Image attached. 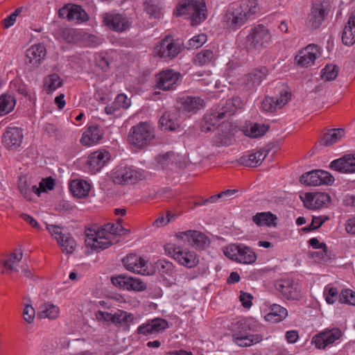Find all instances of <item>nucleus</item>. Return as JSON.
Listing matches in <instances>:
<instances>
[{"label":"nucleus","mask_w":355,"mask_h":355,"mask_svg":"<svg viewBox=\"0 0 355 355\" xmlns=\"http://www.w3.org/2000/svg\"><path fill=\"white\" fill-rule=\"evenodd\" d=\"M260 8L256 0H243L232 3L223 17L224 26L230 31H236L254 18Z\"/></svg>","instance_id":"f257e3e1"},{"label":"nucleus","mask_w":355,"mask_h":355,"mask_svg":"<svg viewBox=\"0 0 355 355\" xmlns=\"http://www.w3.org/2000/svg\"><path fill=\"white\" fill-rule=\"evenodd\" d=\"M154 137L153 123L144 121L130 128L127 141L130 145L137 148H144L149 145Z\"/></svg>","instance_id":"f03ea898"},{"label":"nucleus","mask_w":355,"mask_h":355,"mask_svg":"<svg viewBox=\"0 0 355 355\" xmlns=\"http://www.w3.org/2000/svg\"><path fill=\"white\" fill-rule=\"evenodd\" d=\"M271 35L268 28L259 24L250 28L247 35L243 46L248 52L254 53L266 48L270 43Z\"/></svg>","instance_id":"7ed1b4c3"},{"label":"nucleus","mask_w":355,"mask_h":355,"mask_svg":"<svg viewBox=\"0 0 355 355\" xmlns=\"http://www.w3.org/2000/svg\"><path fill=\"white\" fill-rule=\"evenodd\" d=\"M241 105V100L239 97H234L226 100L224 103L214 110L210 114L205 115L204 121L205 124L216 125L220 120L225 121L234 114Z\"/></svg>","instance_id":"20e7f679"},{"label":"nucleus","mask_w":355,"mask_h":355,"mask_svg":"<svg viewBox=\"0 0 355 355\" xmlns=\"http://www.w3.org/2000/svg\"><path fill=\"white\" fill-rule=\"evenodd\" d=\"M205 5L203 0H182L176 9V15H187L193 26L200 24L206 19Z\"/></svg>","instance_id":"39448f33"},{"label":"nucleus","mask_w":355,"mask_h":355,"mask_svg":"<svg viewBox=\"0 0 355 355\" xmlns=\"http://www.w3.org/2000/svg\"><path fill=\"white\" fill-rule=\"evenodd\" d=\"M184 43L181 40H174L171 35H166L157 46V55L165 60H172L182 51Z\"/></svg>","instance_id":"423d86ee"},{"label":"nucleus","mask_w":355,"mask_h":355,"mask_svg":"<svg viewBox=\"0 0 355 355\" xmlns=\"http://www.w3.org/2000/svg\"><path fill=\"white\" fill-rule=\"evenodd\" d=\"M175 238L184 245H189L196 249L202 250L209 244V238L203 233L196 230H187L175 234Z\"/></svg>","instance_id":"0eeeda50"},{"label":"nucleus","mask_w":355,"mask_h":355,"mask_svg":"<svg viewBox=\"0 0 355 355\" xmlns=\"http://www.w3.org/2000/svg\"><path fill=\"white\" fill-rule=\"evenodd\" d=\"M329 6L327 2H315L312 5L306 19V25L311 29H318L327 17Z\"/></svg>","instance_id":"6e6552de"},{"label":"nucleus","mask_w":355,"mask_h":355,"mask_svg":"<svg viewBox=\"0 0 355 355\" xmlns=\"http://www.w3.org/2000/svg\"><path fill=\"white\" fill-rule=\"evenodd\" d=\"M141 172L132 166H126L115 168L112 174L113 182L118 184H132L141 179Z\"/></svg>","instance_id":"1a4fd4ad"},{"label":"nucleus","mask_w":355,"mask_h":355,"mask_svg":"<svg viewBox=\"0 0 355 355\" xmlns=\"http://www.w3.org/2000/svg\"><path fill=\"white\" fill-rule=\"evenodd\" d=\"M157 89L168 91L175 89L180 84L182 74L168 69L157 74Z\"/></svg>","instance_id":"9d476101"},{"label":"nucleus","mask_w":355,"mask_h":355,"mask_svg":"<svg viewBox=\"0 0 355 355\" xmlns=\"http://www.w3.org/2000/svg\"><path fill=\"white\" fill-rule=\"evenodd\" d=\"M85 244L92 250H103L111 245L109 238L104 235L102 230L87 229L85 231Z\"/></svg>","instance_id":"9b49d317"},{"label":"nucleus","mask_w":355,"mask_h":355,"mask_svg":"<svg viewBox=\"0 0 355 355\" xmlns=\"http://www.w3.org/2000/svg\"><path fill=\"white\" fill-rule=\"evenodd\" d=\"M275 288L288 300H300L302 298L300 288L292 279L277 281Z\"/></svg>","instance_id":"f8f14e48"},{"label":"nucleus","mask_w":355,"mask_h":355,"mask_svg":"<svg viewBox=\"0 0 355 355\" xmlns=\"http://www.w3.org/2000/svg\"><path fill=\"white\" fill-rule=\"evenodd\" d=\"M103 21L110 29L119 33L127 30L131 26L129 19L125 15L119 13H105Z\"/></svg>","instance_id":"ddd939ff"},{"label":"nucleus","mask_w":355,"mask_h":355,"mask_svg":"<svg viewBox=\"0 0 355 355\" xmlns=\"http://www.w3.org/2000/svg\"><path fill=\"white\" fill-rule=\"evenodd\" d=\"M122 263L126 270L143 275H149L146 261L136 254L130 253L122 259Z\"/></svg>","instance_id":"4468645a"},{"label":"nucleus","mask_w":355,"mask_h":355,"mask_svg":"<svg viewBox=\"0 0 355 355\" xmlns=\"http://www.w3.org/2000/svg\"><path fill=\"white\" fill-rule=\"evenodd\" d=\"M111 282L114 286L128 291H143L146 288L141 279L127 275L112 277Z\"/></svg>","instance_id":"2eb2a0df"},{"label":"nucleus","mask_w":355,"mask_h":355,"mask_svg":"<svg viewBox=\"0 0 355 355\" xmlns=\"http://www.w3.org/2000/svg\"><path fill=\"white\" fill-rule=\"evenodd\" d=\"M341 336V331L338 328L325 330L315 335L311 340V343L315 345L318 349H324L328 345L333 344Z\"/></svg>","instance_id":"dca6fc26"},{"label":"nucleus","mask_w":355,"mask_h":355,"mask_svg":"<svg viewBox=\"0 0 355 355\" xmlns=\"http://www.w3.org/2000/svg\"><path fill=\"white\" fill-rule=\"evenodd\" d=\"M320 56L318 46L315 44H309L295 56V60L300 66L306 67L313 64Z\"/></svg>","instance_id":"f3484780"},{"label":"nucleus","mask_w":355,"mask_h":355,"mask_svg":"<svg viewBox=\"0 0 355 355\" xmlns=\"http://www.w3.org/2000/svg\"><path fill=\"white\" fill-rule=\"evenodd\" d=\"M300 198L302 199L304 206L310 209H320L329 203L330 200L329 196L322 192L306 193L304 198L302 196Z\"/></svg>","instance_id":"a211bd4d"},{"label":"nucleus","mask_w":355,"mask_h":355,"mask_svg":"<svg viewBox=\"0 0 355 355\" xmlns=\"http://www.w3.org/2000/svg\"><path fill=\"white\" fill-rule=\"evenodd\" d=\"M330 168L340 173H355V154L345 155L333 160Z\"/></svg>","instance_id":"6ab92c4d"},{"label":"nucleus","mask_w":355,"mask_h":355,"mask_svg":"<svg viewBox=\"0 0 355 355\" xmlns=\"http://www.w3.org/2000/svg\"><path fill=\"white\" fill-rule=\"evenodd\" d=\"M23 138L21 129L12 127L8 128L3 134V143L9 150H17L20 146Z\"/></svg>","instance_id":"aec40b11"},{"label":"nucleus","mask_w":355,"mask_h":355,"mask_svg":"<svg viewBox=\"0 0 355 355\" xmlns=\"http://www.w3.org/2000/svg\"><path fill=\"white\" fill-rule=\"evenodd\" d=\"M46 53V48L43 44H37L32 45L26 51V64H31L33 67L39 66L42 60L45 58Z\"/></svg>","instance_id":"412c9836"},{"label":"nucleus","mask_w":355,"mask_h":355,"mask_svg":"<svg viewBox=\"0 0 355 355\" xmlns=\"http://www.w3.org/2000/svg\"><path fill=\"white\" fill-rule=\"evenodd\" d=\"M268 70L266 67L254 69L243 78V85L248 89H252L259 85L266 78Z\"/></svg>","instance_id":"4be33fe9"},{"label":"nucleus","mask_w":355,"mask_h":355,"mask_svg":"<svg viewBox=\"0 0 355 355\" xmlns=\"http://www.w3.org/2000/svg\"><path fill=\"white\" fill-rule=\"evenodd\" d=\"M110 155L106 150L96 151L92 153L88 159V164L92 171L96 173L99 171L103 166L110 160Z\"/></svg>","instance_id":"5701e85b"},{"label":"nucleus","mask_w":355,"mask_h":355,"mask_svg":"<svg viewBox=\"0 0 355 355\" xmlns=\"http://www.w3.org/2000/svg\"><path fill=\"white\" fill-rule=\"evenodd\" d=\"M175 254V260L180 265L188 268H194L198 263L199 260L196 253L193 251L186 250L183 247Z\"/></svg>","instance_id":"b1692460"},{"label":"nucleus","mask_w":355,"mask_h":355,"mask_svg":"<svg viewBox=\"0 0 355 355\" xmlns=\"http://www.w3.org/2000/svg\"><path fill=\"white\" fill-rule=\"evenodd\" d=\"M103 132L98 125H90L83 133L80 142L84 146H91L96 144L103 137Z\"/></svg>","instance_id":"393cba45"},{"label":"nucleus","mask_w":355,"mask_h":355,"mask_svg":"<svg viewBox=\"0 0 355 355\" xmlns=\"http://www.w3.org/2000/svg\"><path fill=\"white\" fill-rule=\"evenodd\" d=\"M181 109L187 112H196L205 105L204 101L196 96H183L179 98Z\"/></svg>","instance_id":"a878e982"},{"label":"nucleus","mask_w":355,"mask_h":355,"mask_svg":"<svg viewBox=\"0 0 355 355\" xmlns=\"http://www.w3.org/2000/svg\"><path fill=\"white\" fill-rule=\"evenodd\" d=\"M342 42L347 46H352L355 43V10L343 31Z\"/></svg>","instance_id":"bb28decb"},{"label":"nucleus","mask_w":355,"mask_h":355,"mask_svg":"<svg viewBox=\"0 0 355 355\" xmlns=\"http://www.w3.org/2000/svg\"><path fill=\"white\" fill-rule=\"evenodd\" d=\"M252 220L258 227H276L277 217L270 211L258 212Z\"/></svg>","instance_id":"cd10ccee"},{"label":"nucleus","mask_w":355,"mask_h":355,"mask_svg":"<svg viewBox=\"0 0 355 355\" xmlns=\"http://www.w3.org/2000/svg\"><path fill=\"white\" fill-rule=\"evenodd\" d=\"M260 334L243 335L236 334L233 335L234 343L239 347H246L259 343L262 340Z\"/></svg>","instance_id":"c85d7f7f"},{"label":"nucleus","mask_w":355,"mask_h":355,"mask_svg":"<svg viewBox=\"0 0 355 355\" xmlns=\"http://www.w3.org/2000/svg\"><path fill=\"white\" fill-rule=\"evenodd\" d=\"M90 188V184L85 180H73L70 184L71 192L75 197L78 198H83L87 196Z\"/></svg>","instance_id":"c756f323"},{"label":"nucleus","mask_w":355,"mask_h":355,"mask_svg":"<svg viewBox=\"0 0 355 355\" xmlns=\"http://www.w3.org/2000/svg\"><path fill=\"white\" fill-rule=\"evenodd\" d=\"M176 155L171 151L167 152L164 155H159L157 157V169L172 170L176 165Z\"/></svg>","instance_id":"7c9ffc66"},{"label":"nucleus","mask_w":355,"mask_h":355,"mask_svg":"<svg viewBox=\"0 0 355 355\" xmlns=\"http://www.w3.org/2000/svg\"><path fill=\"white\" fill-rule=\"evenodd\" d=\"M267 154L265 150H258L248 155L241 157V162L247 166L254 167L260 164L265 159Z\"/></svg>","instance_id":"2f4dec72"},{"label":"nucleus","mask_w":355,"mask_h":355,"mask_svg":"<svg viewBox=\"0 0 355 355\" xmlns=\"http://www.w3.org/2000/svg\"><path fill=\"white\" fill-rule=\"evenodd\" d=\"M59 308L49 302H45L40 305L37 313L40 318L55 319L59 314Z\"/></svg>","instance_id":"473e14b6"},{"label":"nucleus","mask_w":355,"mask_h":355,"mask_svg":"<svg viewBox=\"0 0 355 355\" xmlns=\"http://www.w3.org/2000/svg\"><path fill=\"white\" fill-rule=\"evenodd\" d=\"M241 250H239L236 261L245 264H250L256 261L257 255L255 252L249 247L243 245H240Z\"/></svg>","instance_id":"72a5a7b5"},{"label":"nucleus","mask_w":355,"mask_h":355,"mask_svg":"<svg viewBox=\"0 0 355 355\" xmlns=\"http://www.w3.org/2000/svg\"><path fill=\"white\" fill-rule=\"evenodd\" d=\"M60 236L56 237V241L62 252L67 254H72L76 249V241L69 234Z\"/></svg>","instance_id":"f704fd0d"},{"label":"nucleus","mask_w":355,"mask_h":355,"mask_svg":"<svg viewBox=\"0 0 355 355\" xmlns=\"http://www.w3.org/2000/svg\"><path fill=\"white\" fill-rule=\"evenodd\" d=\"M16 104L15 98L10 94L0 96V116L6 115L13 110Z\"/></svg>","instance_id":"c9c22d12"},{"label":"nucleus","mask_w":355,"mask_h":355,"mask_svg":"<svg viewBox=\"0 0 355 355\" xmlns=\"http://www.w3.org/2000/svg\"><path fill=\"white\" fill-rule=\"evenodd\" d=\"M270 313L266 315V319L267 320H271L274 317H277V318L275 319V321L279 322L282 321L288 315L287 309L279 304H273L270 305Z\"/></svg>","instance_id":"e433bc0d"},{"label":"nucleus","mask_w":355,"mask_h":355,"mask_svg":"<svg viewBox=\"0 0 355 355\" xmlns=\"http://www.w3.org/2000/svg\"><path fill=\"white\" fill-rule=\"evenodd\" d=\"M159 127L163 130H175L178 127L175 117L170 112H165L159 120Z\"/></svg>","instance_id":"4c0bfd02"},{"label":"nucleus","mask_w":355,"mask_h":355,"mask_svg":"<svg viewBox=\"0 0 355 355\" xmlns=\"http://www.w3.org/2000/svg\"><path fill=\"white\" fill-rule=\"evenodd\" d=\"M62 85V81L56 73H52L44 80V86L48 94H50Z\"/></svg>","instance_id":"58836bf2"},{"label":"nucleus","mask_w":355,"mask_h":355,"mask_svg":"<svg viewBox=\"0 0 355 355\" xmlns=\"http://www.w3.org/2000/svg\"><path fill=\"white\" fill-rule=\"evenodd\" d=\"M345 135V130L342 128L332 129L326 133L322 138V144L326 146H331L340 140Z\"/></svg>","instance_id":"ea45409f"},{"label":"nucleus","mask_w":355,"mask_h":355,"mask_svg":"<svg viewBox=\"0 0 355 355\" xmlns=\"http://www.w3.org/2000/svg\"><path fill=\"white\" fill-rule=\"evenodd\" d=\"M133 316L122 310H117L113 313L112 323L121 326H128L132 321Z\"/></svg>","instance_id":"a19ab883"},{"label":"nucleus","mask_w":355,"mask_h":355,"mask_svg":"<svg viewBox=\"0 0 355 355\" xmlns=\"http://www.w3.org/2000/svg\"><path fill=\"white\" fill-rule=\"evenodd\" d=\"M89 17L81 6H71V12L69 16V21H76V23L83 22L87 21Z\"/></svg>","instance_id":"79ce46f5"},{"label":"nucleus","mask_w":355,"mask_h":355,"mask_svg":"<svg viewBox=\"0 0 355 355\" xmlns=\"http://www.w3.org/2000/svg\"><path fill=\"white\" fill-rule=\"evenodd\" d=\"M268 130V126L264 124L252 123L249 128L245 131V135L252 137L257 138L263 136Z\"/></svg>","instance_id":"37998d69"},{"label":"nucleus","mask_w":355,"mask_h":355,"mask_svg":"<svg viewBox=\"0 0 355 355\" xmlns=\"http://www.w3.org/2000/svg\"><path fill=\"white\" fill-rule=\"evenodd\" d=\"M121 220L118 219L116 224L107 223L103 227L99 228L98 230L104 232V235L109 238V234H120L121 232L128 231L121 224Z\"/></svg>","instance_id":"c03bdc74"},{"label":"nucleus","mask_w":355,"mask_h":355,"mask_svg":"<svg viewBox=\"0 0 355 355\" xmlns=\"http://www.w3.org/2000/svg\"><path fill=\"white\" fill-rule=\"evenodd\" d=\"M207 42V35L205 34H199L191 37L184 47L187 49H195L202 46Z\"/></svg>","instance_id":"a18cd8bd"},{"label":"nucleus","mask_w":355,"mask_h":355,"mask_svg":"<svg viewBox=\"0 0 355 355\" xmlns=\"http://www.w3.org/2000/svg\"><path fill=\"white\" fill-rule=\"evenodd\" d=\"M338 73V67L336 65L327 64L321 71V78L325 81L334 80Z\"/></svg>","instance_id":"49530a36"},{"label":"nucleus","mask_w":355,"mask_h":355,"mask_svg":"<svg viewBox=\"0 0 355 355\" xmlns=\"http://www.w3.org/2000/svg\"><path fill=\"white\" fill-rule=\"evenodd\" d=\"M214 60V53L211 50H202L196 57V62L199 65H205L211 63Z\"/></svg>","instance_id":"de8ad7c7"},{"label":"nucleus","mask_w":355,"mask_h":355,"mask_svg":"<svg viewBox=\"0 0 355 355\" xmlns=\"http://www.w3.org/2000/svg\"><path fill=\"white\" fill-rule=\"evenodd\" d=\"M22 257L23 253L21 252H19L18 254L13 252L10 254L9 259L3 262V266L10 270L17 272L18 270L17 269L16 266L21 260Z\"/></svg>","instance_id":"09e8293b"},{"label":"nucleus","mask_w":355,"mask_h":355,"mask_svg":"<svg viewBox=\"0 0 355 355\" xmlns=\"http://www.w3.org/2000/svg\"><path fill=\"white\" fill-rule=\"evenodd\" d=\"M317 170L305 173L300 178V182L308 186H318Z\"/></svg>","instance_id":"8fccbe9b"},{"label":"nucleus","mask_w":355,"mask_h":355,"mask_svg":"<svg viewBox=\"0 0 355 355\" xmlns=\"http://www.w3.org/2000/svg\"><path fill=\"white\" fill-rule=\"evenodd\" d=\"M340 303L355 305V292L350 289L343 291L338 296Z\"/></svg>","instance_id":"3c124183"},{"label":"nucleus","mask_w":355,"mask_h":355,"mask_svg":"<svg viewBox=\"0 0 355 355\" xmlns=\"http://www.w3.org/2000/svg\"><path fill=\"white\" fill-rule=\"evenodd\" d=\"M318 173V186L322 184H330L334 181L333 175L325 171L317 170Z\"/></svg>","instance_id":"603ef678"},{"label":"nucleus","mask_w":355,"mask_h":355,"mask_svg":"<svg viewBox=\"0 0 355 355\" xmlns=\"http://www.w3.org/2000/svg\"><path fill=\"white\" fill-rule=\"evenodd\" d=\"M291 94L290 92L286 89H282L279 93V96L275 98L277 108H281L284 106L291 99Z\"/></svg>","instance_id":"864d4df0"},{"label":"nucleus","mask_w":355,"mask_h":355,"mask_svg":"<svg viewBox=\"0 0 355 355\" xmlns=\"http://www.w3.org/2000/svg\"><path fill=\"white\" fill-rule=\"evenodd\" d=\"M240 245H241L232 244L225 247L223 249L224 254L230 259L236 261L239 252L241 250Z\"/></svg>","instance_id":"5fc2aeb1"},{"label":"nucleus","mask_w":355,"mask_h":355,"mask_svg":"<svg viewBox=\"0 0 355 355\" xmlns=\"http://www.w3.org/2000/svg\"><path fill=\"white\" fill-rule=\"evenodd\" d=\"M155 330V319H153L150 322L140 325L137 331L140 334L147 336L152 334Z\"/></svg>","instance_id":"6e6d98bb"},{"label":"nucleus","mask_w":355,"mask_h":355,"mask_svg":"<svg viewBox=\"0 0 355 355\" xmlns=\"http://www.w3.org/2000/svg\"><path fill=\"white\" fill-rule=\"evenodd\" d=\"M157 268L162 275H168L173 271V267L171 262L160 259L157 261Z\"/></svg>","instance_id":"4d7b16f0"},{"label":"nucleus","mask_w":355,"mask_h":355,"mask_svg":"<svg viewBox=\"0 0 355 355\" xmlns=\"http://www.w3.org/2000/svg\"><path fill=\"white\" fill-rule=\"evenodd\" d=\"M114 103H115V106L120 108L127 109L130 106L131 102L130 100L123 94H119L116 96Z\"/></svg>","instance_id":"13d9d810"},{"label":"nucleus","mask_w":355,"mask_h":355,"mask_svg":"<svg viewBox=\"0 0 355 355\" xmlns=\"http://www.w3.org/2000/svg\"><path fill=\"white\" fill-rule=\"evenodd\" d=\"M76 31L71 28H62L60 31V37L67 43H72L76 40Z\"/></svg>","instance_id":"bf43d9fd"},{"label":"nucleus","mask_w":355,"mask_h":355,"mask_svg":"<svg viewBox=\"0 0 355 355\" xmlns=\"http://www.w3.org/2000/svg\"><path fill=\"white\" fill-rule=\"evenodd\" d=\"M19 189L23 196L28 200H31V191L25 178H20L18 183Z\"/></svg>","instance_id":"052dcab7"},{"label":"nucleus","mask_w":355,"mask_h":355,"mask_svg":"<svg viewBox=\"0 0 355 355\" xmlns=\"http://www.w3.org/2000/svg\"><path fill=\"white\" fill-rule=\"evenodd\" d=\"M177 245L171 243H167L164 246V251L166 254L171 256L175 259V254H176L179 250H181L184 245L183 243H180L178 240Z\"/></svg>","instance_id":"680f3d73"},{"label":"nucleus","mask_w":355,"mask_h":355,"mask_svg":"<svg viewBox=\"0 0 355 355\" xmlns=\"http://www.w3.org/2000/svg\"><path fill=\"white\" fill-rule=\"evenodd\" d=\"M178 215L171 214L169 211L166 212V216L164 215L157 218V226L164 227L168 225L171 221L174 220Z\"/></svg>","instance_id":"e2e57ef3"},{"label":"nucleus","mask_w":355,"mask_h":355,"mask_svg":"<svg viewBox=\"0 0 355 355\" xmlns=\"http://www.w3.org/2000/svg\"><path fill=\"white\" fill-rule=\"evenodd\" d=\"M262 108L266 112H273L277 107L275 98L272 97H266L262 101Z\"/></svg>","instance_id":"0e129e2a"},{"label":"nucleus","mask_w":355,"mask_h":355,"mask_svg":"<svg viewBox=\"0 0 355 355\" xmlns=\"http://www.w3.org/2000/svg\"><path fill=\"white\" fill-rule=\"evenodd\" d=\"M23 315L24 320L28 322L31 323L33 321V319L35 315V311L32 305L27 304L25 306L24 309Z\"/></svg>","instance_id":"69168bd1"},{"label":"nucleus","mask_w":355,"mask_h":355,"mask_svg":"<svg viewBox=\"0 0 355 355\" xmlns=\"http://www.w3.org/2000/svg\"><path fill=\"white\" fill-rule=\"evenodd\" d=\"M328 219L327 216H313L312 222L307 228L309 230L318 229Z\"/></svg>","instance_id":"338daca9"},{"label":"nucleus","mask_w":355,"mask_h":355,"mask_svg":"<svg viewBox=\"0 0 355 355\" xmlns=\"http://www.w3.org/2000/svg\"><path fill=\"white\" fill-rule=\"evenodd\" d=\"M324 294H325L326 302L328 304H331L336 300V299L338 297V292L337 288L331 287V288H329L327 291V293H324Z\"/></svg>","instance_id":"774afa93"}]
</instances>
